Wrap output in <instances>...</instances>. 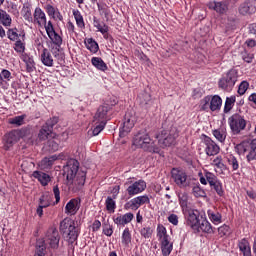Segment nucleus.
Returning a JSON list of instances; mask_svg holds the SVG:
<instances>
[{
    "mask_svg": "<svg viewBox=\"0 0 256 256\" xmlns=\"http://www.w3.org/2000/svg\"><path fill=\"white\" fill-rule=\"evenodd\" d=\"M226 164L231 172L238 173L241 168V158L240 156H235V154H227L225 156Z\"/></svg>",
    "mask_w": 256,
    "mask_h": 256,
    "instance_id": "nucleus-17",
    "label": "nucleus"
},
{
    "mask_svg": "<svg viewBox=\"0 0 256 256\" xmlns=\"http://www.w3.org/2000/svg\"><path fill=\"white\" fill-rule=\"evenodd\" d=\"M32 177L36 179L42 187H47L51 182V176L40 170L33 171Z\"/></svg>",
    "mask_w": 256,
    "mask_h": 256,
    "instance_id": "nucleus-24",
    "label": "nucleus"
},
{
    "mask_svg": "<svg viewBox=\"0 0 256 256\" xmlns=\"http://www.w3.org/2000/svg\"><path fill=\"white\" fill-rule=\"evenodd\" d=\"M42 27L45 29V32L47 35L55 32V27L51 20H49V21L45 20V24H43Z\"/></svg>",
    "mask_w": 256,
    "mask_h": 256,
    "instance_id": "nucleus-62",
    "label": "nucleus"
},
{
    "mask_svg": "<svg viewBox=\"0 0 256 256\" xmlns=\"http://www.w3.org/2000/svg\"><path fill=\"white\" fill-rule=\"evenodd\" d=\"M207 215L214 225H219L223 222V216L217 210L209 209Z\"/></svg>",
    "mask_w": 256,
    "mask_h": 256,
    "instance_id": "nucleus-34",
    "label": "nucleus"
},
{
    "mask_svg": "<svg viewBox=\"0 0 256 256\" xmlns=\"http://www.w3.org/2000/svg\"><path fill=\"white\" fill-rule=\"evenodd\" d=\"M95 123V127L93 129V135L97 136L106 126L107 123L99 122V121H93Z\"/></svg>",
    "mask_w": 256,
    "mask_h": 256,
    "instance_id": "nucleus-60",
    "label": "nucleus"
},
{
    "mask_svg": "<svg viewBox=\"0 0 256 256\" xmlns=\"http://www.w3.org/2000/svg\"><path fill=\"white\" fill-rule=\"evenodd\" d=\"M212 134L221 143H224L227 138V133L223 129L213 130Z\"/></svg>",
    "mask_w": 256,
    "mask_h": 256,
    "instance_id": "nucleus-49",
    "label": "nucleus"
},
{
    "mask_svg": "<svg viewBox=\"0 0 256 256\" xmlns=\"http://www.w3.org/2000/svg\"><path fill=\"white\" fill-rule=\"evenodd\" d=\"M98 11L101 16H105V18H109V13L111 12L109 10V6H107L106 3H98L97 2Z\"/></svg>",
    "mask_w": 256,
    "mask_h": 256,
    "instance_id": "nucleus-55",
    "label": "nucleus"
},
{
    "mask_svg": "<svg viewBox=\"0 0 256 256\" xmlns=\"http://www.w3.org/2000/svg\"><path fill=\"white\" fill-rule=\"evenodd\" d=\"M105 205H106V210L109 213H115V209H117V203L115 202V200H113L111 196H108L106 198Z\"/></svg>",
    "mask_w": 256,
    "mask_h": 256,
    "instance_id": "nucleus-47",
    "label": "nucleus"
},
{
    "mask_svg": "<svg viewBox=\"0 0 256 256\" xmlns=\"http://www.w3.org/2000/svg\"><path fill=\"white\" fill-rule=\"evenodd\" d=\"M200 212L198 210H188L186 215V224L190 226L194 231L200 223Z\"/></svg>",
    "mask_w": 256,
    "mask_h": 256,
    "instance_id": "nucleus-22",
    "label": "nucleus"
},
{
    "mask_svg": "<svg viewBox=\"0 0 256 256\" xmlns=\"http://www.w3.org/2000/svg\"><path fill=\"white\" fill-rule=\"evenodd\" d=\"M34 256H46V244L44 240L37 241Z\"/></svg>",
    "mask_w": 256,
    "mask_h": 256,
    "instance_id": "nucleus-45",
    "label": "nucleus"
},
{
    "mask_svg": "<svg viewBox=\"0 0 256 256\" xmlns=\"http://www.w3.org/2000/svg\"><path fill=\"white\" fill-rule=\"evenodd\" d=\"M228 124L232 134L239 135L247 127V120L244 115L234 113L228 118Z\"/></svg>",
    "mask_w": 256,
    "mask_h": 256,
    "instance_id": "nucleus-6",
    "label": "nucleus"
},
{
    "mask_svg": "<svg viewBox=\"0 0 256 256\" xmlns=\"http://www.w3.org/2000/svg\"><path fill=\"white\" fill-rule=\"evenodd\" d=\"M211 165L220 170H223L226 168V164H224L223 156H216L215 158H213Z\"/></svg>",
    "mask_w": 256,
    "mask_h": 256,
    "instance_id": "nucleus-48",
    "label": "nucleus"
},
{
    "mask_svg": "<svg viewBox=\"0 0 256 256\" xmlns=\"http://www.w3.org/2000/svg\"><path fill=\"white\" fill-rule=\"evenodd\" d=\"M171 176L172 180L179 188L184 189L190 186V184L187 183V173L184 170L174 167L171 170Z\"/></svg>",
    "mask_w": 256,
    "mask_h": 256,
    "instance_id": "nucleus-11",
    "label": "nucleus"
},
{
    "mask_svg": "<svg viewBox=\"0 0 256 256\" xmlns=\"http://www.w3.org/2000/svg\"><path fill=\"white\" fill-rule=\"evenodd\" d=\"M26 118H27L26 114L15 116V117L9 118L8 123L10 125L15 126V127H20V126H23L25 124V119Z\"/></svg>",
    "mask_w": 256,
    "mask_h": 256,
    "instance_id": "nucleus-42",
    "label": "nucleus"
},
{
    "mask_svg": "<svg viewBox=\"0 0 256 256\" xmlns=\"http://www.w3.org/2000/svg\"><path fill=\"white\" fill-rule=\"evenodd\" d=\"M132 242V235L129 228H125L122 233V244L129 245Z\"/></svg>",
    "mask_w": 256,
    "mask_h": 256,
    "instance_id": "nucleus-58",
    "label": "nucleus"
},
{
    "mask_svg": "<svg viewBox=\"0 0 256 256\" xmlns=\"http://www.w3.org/2000/svg\"><path fill=\"white\" fill-rule=\"evenodd\" d=\"M230 0L223 1H210L207 3V7L210 10L215 11L220 16L226 15L229 11Z\"/></svg>",
    "mask_w": 256,
    "mask_h": 256,
    "instance_id": "nucleus-13",
    "label": "nucleus"
},
{
    "mask_svg": "<svg viewBox=\"0 0 256 256\" xmlns=\"http://www.w3.org/2000/svg\"><path fill=\"white\" fill-rule=\"evenodd\" d=\"M13 79L12 72L6 68H0V87L11 82Z\"/></svg>",
    "mask_w": 256,
    "mask_h": 256,
    "instance_id": "nucleus-35",
    "label": "nucleus"
},
{
    "mask_svg": "<svg viewBox=\"0 0 256 256\" xmlns=\"http://www.w3.org/2000/svg\"><path fill=\"white\" fill-rule=\"evenodd\" d=\"M150 204V198L148 195H141L137 196L130 201L126 202L124 205V209L126 211H129L130 209L132 211H137L138 208H140L143 205H148Z\"/></svg>",
    "mask_w": 256,
    "mask_h": 256,
    "instance_id": "nucleus-12",
    "label": "nucleus"
},
{
    "mask_svg": "<svg viewBox=\"0 0 256 256\" xmlns=\"http://www.w3.org/2000/svg\"><path fill=\"white\" fill-rule=\"evenodd\" d=\"M24 41L25 40L20 39V40L14 42L13 49L16 53H24L25 52L26 44L24 43Z\"/></svg>",
    "mask_w": 256,
    "mask_h": 256,
    "instance_id": "nucleus-56",
    "label": "nucleus"
},
{
    "mask_svg": "<svg viewBox=\"0 0 256 256\" xmlns=\"http://www.w3.org/2000/svg\"><path fill=\"white\" fill-rule=\"evenodd\" d=\"M23 61L26 64V71L27 73H33L36 70V63L32 56H25Z\"/></svg>",
    "mask_w": 256,
    "mask_h": 256,
    "instance_id": "nucleus-44",
    "label": "nucleus"
},
{
    "mask_svg": "<svg viewBox=\"0 0 256 256\" xmlns=\"http://www.w3.org/2000/svg\"><path fill=\"white\" fill-rule=\"evenodd\" d=\"M13 23L12 16L7 11L0 8V24L4 27H11Z\"/></svg>",
    "mask_w": 256,
    "mask_h": 256,
    "instance_id": "nucleus-36",
    "label": "nucleus"
},
{
    "mask_svg": "<svg viewBox=\"0 0 256 256\" xmlns=\"http://www.w3.org/2000/svg\"><path fill=\"white\" fill-rule=\"evenodd\" d=\"M195 232H203L206 234H214L215 228H213V225L206 219L202 218L201 222L199 221L197 228L194 229Z\"/></svg>",
    "mask_w": 256,
    "mask_h": 256,
    "instance_id": "nucleus-25",
    "label": "nucleus"
},
{
    "mask_svg": "<svg viewBox=\"0 0 256 256\" xmlns=\"http://www.w3.org/2000/svg\"><path fill=\"white\" fill-rule=\"evenodd\" d=\"M53 166L52 164V160H50V158H43V160H41L39 167L41 168V170H48Z\"/></svg>",
    "mask_w": 256,
    "mask_h": 256,
    "instance_id": "nucleus-61",
    "label": "nucleus"
},
{
    "mask_svg": "<svg viewBox=\"0 0 256 256\" xmlns=\"http://www.w3.org/2000/svg\"><path fill=\"white\" fill-rule=\"evenodd\" d=\"M93 26L103 35L105 40H113V36L109 34V25L101 22L97 17H93Z\"/></svg>",
    "mask_w": 256,
    "mask_h": 256,
    "instance_id": "nucleus-19",
    "label": "nucleus"
},
{
    "mask_svg": "<svg viewBox=\"0 0 256 256\" xmlns=\"http://www.w3.org/2000/svg\"><path fill=\"white\" fill-rule=\"evenodd\" d=\"M23 138V131L12 130L3 136L2 143L5 151H10Z\"/></svg>",
    "mask_w": 256,
    "mask_h": 256,
    "instance_id": "nucleus-9",
    "label": "nucleus"
},
{
    "mask_svg": "<svg viewBox=\"0 0 256 256\" xmlns=\"http://www.w3.org/2000/svg\"><path fill=\"white\" fill-rule=\"evenodd\" d=\"M60 234L66 241L73 244L77 241L80 231L76 227L75 221L69 217H66L63 221H60Z\"/></svg>",
    "mask_w": 256,
    "mask_h": 256,
    "instance_id": "nucleus-4",
    "label": "nucleus"
},
{
    "mask_svg": "<svg viewBox=\"0 0 256 256\" xmlns=\"http://www.w3.org/2000/svg\"><path fill=\"white\" fill-rule=\"evenodd\" d=\"M137 118L134 111H127L124 116L122 127H120L119 136L121 138L126 137L132 129L135 127Z\"/></svg>",
    "mask_w": 256,
    "mask_h": 256,
    "instance_id": "nucleus-10",
    "label": "nucleus"
},
{
    "mask_svg": "<svg viewBox=\"0 0 256 256\" xmlns=\"http://www.w3.org/2000/svg\"><path fill=\"white\" fill-rule=\"evenodd\" d=\"M45 148L50 153L57 152L60 148V140L57 138L48 140L45 145Z\"/></svg>",
    "mask_w": 256,
    "mask_h": 256,
    "instance_id": "nucleus-38",
    "label": "nucleus"
},
{
    "mask_svg": "<svg viewBox=\"0 0 256 256\" xmlns=\"http://www.w3.org/2000/svg\"><path fill=\"white\" fill-rule=\"evenodd\" d=\"M204 145H205V153L207 156H216L219 154V151H221V148H219V145L215 143V141H212L209 137L204 138Z\"/></svg>",
    "mask_w": 256,
    "mask_h": 256,
    "instance_id": "nucleus-20",
    "label": "nucleus"
},
{
    "mask_svg": "<svg viewBox=\"0 0 256 256\" xmlns=\"http://www.w3.org/2000/svg\"><path fill=\"white\" fill-rule=\"evenodd\" d=\"M91 64L101 72H107L109 70V66H107V63H105L102 58H99L98 56H93L91 58Z\"/></svg>",
    "mask_w": 256,
    "mask_h": 256,
    "instance_id": "nucleus-31",
    "label": "nucleus"
},
{
    "mask_svg": "<svg viewBox=\"0 0 256 256\" xmlns=\"http://www.w3.org/2000/svg\"><path fill=\"white\" fill-rule=\"evenodd\" d=\"M218 235L223 238L225 236H229L231 234V227L227 224H223L222 226L218 227Z\"/></svg>",
    "mask_w": 256,
    "mask_h": 256,
    "instance_id": "nucleus-57",
    "label": "nucleus"
},
{
    "mask_svg": "<svg viewBox=\"0 0 256 256\" xmlns=\"http://www.w3.org/2000/svg\"><path fill=\"white\" fill-rule=\"evenodd\" d=\"M86 171L79 169L78 160H69L67 165L64 166V176L67 180L72 181L74 185V191L77 192L82 189L86 182Z\"/></svg>",
    "mask_w": 256,
    "mask_h": 256,
    "instance_id": "nucleus-1",
    "label": "nucleus"
},
{
    "mask_svg": "<svg viewBox=\"0 0 256 256\" xmlns=\"http://www.w3.org/2000/svg\"><path fill=\"white\" fill-rule=\"evenodd\" d=\"M139 233L144 239H149L153 235V229L150 226H143L139 229Z\"/></svg>",
    "mask_w": 256,
    "mask_h": 256,
    "instance_id": "nucleus-54",
    "label": "nucleus"
},
{
    "mask_svg": "<svg viewBox=\"0 0 256 256\" xmlns=\"http://www.w3.org/2000/svg\"><path fill=\"white\" fill-rule=\"evenodd\" d=\"M73 15L75 17L77 26L81 29L85 28V22H84V18L81 14V12L79 10H73Z\"/></svg>",
    "mask_w": 256,
    "mask_h": 256,
    "instance_id": "nucleus-52",
    "label": "nucleus"
},
{
    "mask_svg": "<svg viewBox=\"0 0 256 256\" xmlns=\"http://www.w3.org/2000/svg\"><path fill=\"white\" fill-rule=\"evenodd\" d=\"M134 218V214L132 212H128L124 215L119 214L117 217H113V221L116 225L125 226L132 222Z\"/></svg>",
    "mask_w": 256,
    "mask_h": 256,
    "instance_id": "nucleus-28",
    "label": "nucleus"
},
{
    "mask_svg": "<svg viewBox=\"0 0 256 256\" xmlns=\"http://www.w3.org/2000/svg\"><path fill=\"white\" fill-rule=\"evenodd\" d=\"M223 105V99L219 95H210V111H220Z\"/></svg>",
    "mask_w": 256,
    "mask_h": 256,
    "instance_id": "nucleus-33",
    "label": "nucleus"
},
{
    "mask_svg": "<svg viewBox=\"0 0 256 256\" xmlns=\"http://www.w3.org/2000/svg\"><path fill=\"white\" fill-rule=\"evenodd\" d=\"M133 145L150 153H160V148L155 146L154 141L146 130H140L134 135Z\"/></svg>",
    "mask_w": 256,
    "mask_h": 256,
    "instance_id": "nucleus-2",
    "label": "nucleus"
},
{
    "mask_svg": "<svg viewBox=\"0 0 256 256\" xmlns=\"http://www.w3.org/2000/svg\"><path fill=\"white\" fill-rule=\"evenodd\" d=\"M60 242V235L57 229L51 228L46 233L44 244L49 245L51 249H58Z\"/></svg>",
    "mask_w": 256,
    "mask_h": 256,
    "instance_id": "nucleus-14",
    "label": "nucleus"
},
{
    "mask_svg": "<svg viewBox=\"0 0 256 256\" xmlns=\"http://www.w3.org/2000/svg\"><path fill=\"white\" fill-rule=\"evenodd\" d=\"M40 61L45 67H53L54 59L50 50L44 48L40 54Z\"/></svg>",
    "mask_w": 256,
    "mask_h": 256,
    "instance_id": "nucleus-29",
    "label": "nucleus"
},
{
    "mask_svg": "<svg viewBox=\"0 0 256 256\" xmlns=\"http://www.w3.org/2000/svg\"><path fill=\"white\" fill-rule=\"evenodd\" d=\"M46 20H47V15H46L45 11L41 7L37 6L33 11L32 24H34L40 28H43V25L46 24Z\"/></svg>",
    "mask_w": 256,
    "mask_h": 256,
    "instance_id": "nucleus-18",
    "label": "nucleus"
},
{
    "mask_svg": "<svg viewBox=\"0 0 256 256\" xmlns=\"http://www.w3.org/2000/svg\"><path fill=\"white\" fill-rule=\"evenodd\" d=\"M200 109H201V111H209V109H210V95L205 96L200 101Z\"/></svg>",
    "mask_w": 256,
    "mask_h": 256,
    "instance_id": "nucleus-59",
    "label": "nucleus"
},
{
    "mask_svg": "<svg viewBox=\"0 0 256 256\" xmlns=\"http://www.w3.org/2000/svg\"><path fill=\"white\" fill-rule=\"evenodd\" d=\"M44 10L49 18H52V19L58 20V21H63V15L59 11V9L56 8L55 6H53L51 4H46L44 6Z\"/></svg>",
    "mask_w": 256,
    "mask_h": 256,
    "instance_id": "nucleus-27",
    "label": "nucleus"
},
{
    "mask_svg": "<svg viewBox=\"0 0 256 256\" xmlns=\"http://www.w3.org/2000/svg\"><path fill=\"white\" fill-rule=\"evenodd\" d=\"M59 122V118L58 117H53L48 119L39 129L38 132V140L40 142L46 141L47 139H49V137H52L53 135V128L54 126Z\"/></svg>",
    "mask_w": 256,
    "mask_h": 256,
    "instance_id": "nucleus-7",
    "label": "nucleus"
},
{
    "mask_svg": "<svg viewBox=\"0 0 256 256\" xmlns=\"http://www.w3.org/2000/svg\"><path fill=\"white\" fill-rule=\"evenodd\" d=\"M6 35L11 42H17L19 40L23 41L26 39L25 31H19L16 27L8 29Z\"/></svg>",
    "mask_w": 256,
    "mask_h": 256,
    "instance_id": "nucleus-23",
    "label": "nucleus"
},
{
    "mask_svg": "<svg viewBox=\"0 0 256 256\" xmlns=\"http://www.w3.org/2000/svg\"><path fill=\"white\" fill-rule=\"evenodd\" d=\"M139 101L140 104L145 107V109H149L152 105V97L151 94L148 92H143L142 94L139 95Z\"/></svg>",
    "mask_w": 256,
    "mask_h": 256,
    "instance_id": "nucleus-40",
    "label": "nucleus"
},
{
    "mask_svg": "<svg viewBox=\"0 0 256 256\" xmlns=\"http://www.w3.org/2000/svg\"><path fill=\"white\" fill-rule=\"evenodd\" d=\"M176 138V134H173L166 130L162 131V133H160V135L157 136L158 144H160V146H162L163 148L173 145L175 143Z\"/></svg>",
    "mask_w": 256,
    "mask_h": 256,
    "instance_id": "nucleus-16",
    "label": "nucleus"
},
{
    "mask_svg": "<svg viewBox=\"0 0 256 256\" xmlns=\"http://www.w3.org/2000/svg\"><path fill=\"white\" fill-rule=\"evenodd\" d=\"M239 74L234 68L229 69L218 80V88L226 93H231L238 82Z\"/></svg>",
    "mask_w": 256,
    "mask_h": 256,
    "instance_id": "nucleus-5",
    "label": "nucleus"
},
{
    "mask_svg": "<svg viewBox=\"0 0 256 256\" xmlns=\"http://www.w3.org/2000/svg\"><path fill=\"white\" fill-rule=\"evenodd\" d=\"M103 234L111 237L113 235V226L111 224H104L103 225Z\"/></svg>",
    "mask_w": 256,
    "mask_h": 256,
    "instance_id": "nucleus-64",
    "label": "nucleus"
},
{
    "mask_svg": "<svg viewBox=\"0 0 256 256\" xmlns=\"http://www.w3.org/2000/svg\"><path fill=\"white\" fill-rule=\"evenodd\" d=\"M237 246L243 256H252L251 245L247 238L239 240Z\"/></svg>",
    "mask_w": 256,
    "mask_h": 256,
    "instance_id": "nucleus-30",
    "label": "nucleus"
},
{
    "mask_svg": "<svg viewBox=\"0 0 256 256\" xmlns=\"http://www.w3.org/2000/svg\"><path fill=\"white\" fill-rule=\"evenodd\" d=\"M118 104L117 99H113L110 103L107 102L103 105H101L94 116V122H101L104 124H107L109 121V116L107 115L109 111H111L112 107H115V105Z\"/></svg>",
    "mask_w": 256,
    "mask_h": 256,
    "instance_id": "nucleus-8",
    "label": "nucleus"
},
{
    "mask_svg": "<svg viewBox=\"0 0 256 256\" xmlns=\"http://www.w3.org/2000/svg\"><path fill=\"white\" fill-rule=\"evenodd\" d=\"M246 160L248 163L256 160V139H253L249 144V151L246 154Z\"/></svg>",
    "mask_w": 256,
    "mask_h": 256,
    "instance_id": "nucleus-39",
    "label": "nucleus"
},
{
    "mask_svg": "<svg viewBox=\"0 0 256 256\" xmlns=\"http://www.w3.org/2000/svg\"><path fill=\"white\" fill-rule=\"evenodd\" d=\"M147 188V183L145 180L139 179L138 181H135L131 183V185L127 188V193L130 197H134L138 194H141L144 192Z\"/></svg>",
    "mask_w": 256,
    "mask_h": 256,
    "instance_id": "nucleus-15",
    "label": "nucleus"
},
{
    "mask_svg": "<svg viewBox=\"0 0 256 256\" xmlns=\"http://www.w3.org/2000/svg\"><path fill=\"white\" fill-rule=\"evenodd\" d=\"M192 194L195 198H206V192L201 188L199 183L193 187Z\"/></svg>",
    "mask_w": 256,
    "mask_h": 256,
    "instance_id": "nucleus-53",
    "label": "nucleus"
},
{
    "mask_svg": "<svg viewBox=\"0 0 256 256\" xmlns=\"http://www.w3.org/2000/svg\"><path fill=\"white\" fill-rule=\"evenodd\" d=\"M23 18L28 23H33L34 13H32V9L30 6H23Z\"/></svg>",
    "mask_w": 256,
    "mask_h": 256,
    "instance_id": "nucleus-46",
    "label": "nucleus"
},
{
    "mask_svg": "<svg viewBox=\"0 0 256 256\" xmlns=\"http://www.w3.org/2000/svg\"><path fill=\"white\" fill-rule=\"evenodd\" d=\"M160 250H162V256H170L173 251V242H171V238L160 241Z\"/></svg>",
    "mask_w": 256,
    "mask_h": 256,
    "instance_id": "nucleus-32",
    "label": "nucleus"
},
{
    "mask_svg": "<svg viewBox=\"0 0 256 256\" xmlns=\"http://www.w3.org/2000/svg\"><path fill=\"white\" fill-rule=\"evenodd\" d=\"M156 236L158 241H165L171 239V237L167 234V229L164 225L158 224L156 228Z\"/></svg>",
    "mask_w": 256,
    "mask_h": 256,
    "instance_id": "nucleus-37",
    "label": "nucleus"
},
{
    "mask_svg": "<svg viewBox=\"0 0 256 256\" xmlns=\"http://www.w3.org/2000/svg\"><path fill=\"white\" fill-rule=\"evenodd\" d=\"M47 36L52 44L56 45V47L60 48L62 46L63 39L56 31L47 34Z\"/></svg>",
    "mask_w": 256,
    "mask_h": 256,
    "instance_id": "nucleus-43",
    "label": "nucleus"
},
{
    "mask_svg": "<svg viewBox=\"0 0 256 256\" xmlns=\"http://www.w3.org/2000/svg\"><path fill=\"white\" fill-rule=\"evenodd\" d=\"M241 56H242V60L248 64L252 63L254 60V54H250V52H247V50H244Z\"/></svg>",
    "mask_w": 256,
    "mask_h": 256,
    "instance_id": "nucleus-63",
    "label": "nucleus"
},
{
    "mask_svg": "<svg viewBox=\"0 0 256 256\" xmlns=\"http://www.w3.org/2000/svg\"><path fill=\"white\" fill-rule=\"evenodd\" d=\"M249 87H250V83L247 80L241 81L237 90L238 95L244 96L246 92L249 90Z\"/></svg>",
    "mask_w": 256,
    "mask_h": 256,
    "instance_id": "nucleus-51",
    "label": "nucleus"
},
{
    "mask_svg": "<svg viewBox=\"0 0 256 256\" xmlns=\"http://www.w3.org/2000/svg\"><path fill=\"white\" fill-rule=\"evenodd\" d=\"M85 45H86V48L93 54L97 53V51L99 50V46L97 42L92 38L85 41Z\"/></svg>",
    "mask_w": 256,
    "mask_h": 256,
    "instance_id": "nucleus-50",
    "label": "nucleus"
},
{
    "mask_svg": "<svg viewBox=\"0 0 256 256\" xmlns=\"http://www.w3.org/2000/svg\"><path fill=\"white\" fill-rule=\"evenodd\" d=\"M200 183L202 185H210L211 189L215 190L219 197H224L225 191L223 189V182L220 181L219 177L215 173L208 170H204V173H198Z\"/></svg>",
    "mask_w": 256,
    "mask_h": 256,
    "instance_id": "nucleus-3",
    "label": "nucleus"
},
{
    "mask_svg": "<svg viewBox=\"0 0 256 256\" xmlns=\"http://www.w3.org/2000/svg\"><path fill=\"white\" fill-rule=\"evenodd\" d=\"M238 11L241 15L254 14L256 12V2L255 0H246L240 4Z\"/></svg>",
    "mask_w": 256,
    "mask_h": 256,
    "instance_id": "nucleus-21",
    "label": "nucleus"
},
{
    "mask_svg": "<svg viewBox=\"0 0 256 256\" xmlns=\"http://www.w3.org/2000/svg\"><path fill=\"white\" fill-rule=\"evenodd\" d=\"M81 206V201L78 198L71 199L66 207H65V213L67 215H76V213L79 211Z\"/></svg>",
    "mask_w": 256,
    "mask_h": 256,
    "instance_id": "nucleus-26",
    "label": "nucleus"
},
{
    "mask_svg": "<svg viewBox=\"0 0 256 256\" xmlns=\"http://www.w3.org/2000/svg\"><path fill=\"white\" fill-rule=\"evenodd\" d=\"M236 103V96L231 95L230 97H226L223 113L228 114L232 111V109L235 107Z\"/></svg>",
    "mask_w": 256,
    "mask_h": 256,
    "instance_id": "nucleus-41",
    "label": "nucleus"
}]
</instances>
